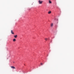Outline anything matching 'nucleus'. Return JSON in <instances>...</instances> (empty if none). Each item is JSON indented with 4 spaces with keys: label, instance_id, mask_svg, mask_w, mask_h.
I'll list each match as a JSON object with an SVG mask.
<instances>
[{
    "label": "nucleus",
    "instance_id": "f257e3e1",
    "mask_svg": "<svg viewBox=\"0 0 74 74\" xmlns=\"http://www.w3.org/2000/svg\"><path fill=\"white\" fill-rule=\"evenodd\" d=\"M39 4H41L42 3V1H41L40 0H39L38 1Z\"/></svg>",
    "mask_w": 74,
    "mask_h": 74
},
{
    "label": "nucleus",
    "instance_id": "0eeeda50",
    "mask_svg": "<svg viewBox=\"0 0 74 74\" xmlns=\"http://www.w3.org/2000/svg\"><path fill=\"white\" fill-rule=\"evenodd\" d=\"M53 23H51V26L52 27V26H53Z\"/></svg>",
    "mask_w": 74,
    "mask_h": 74
},
{
    "label": "nucleus",
    "instance_id": "f03ea898",
    "mask_svg": "<svg viewBox=\"0 0 74 74\" xmlns=\"http://www.w3.org/2000/svg\"><path fill=\"white\" fill-rule=\"evenodd\" d=\"M11 67L12 69H15V67L12 66H11Z\"/></svg>",
    "mask_w": 74,
    "mask_h": 74
},
{
    "label": "nucleus",
    "instance_id": "20e7f679",
    "mask_svg": "<svg viewBox=\"0 0 74 74\" xmlns=\"http://www.w3.org/2000/svg\"><path fill=\"white\" fill-rule=\"evenodd\" d=\"M48 14H51V11H49L48 12Z\"/></svg>",
    "mask_w": 74,
    "mask_h": 74
},
{
    "label": "nucleus",
    "instance_id": "9d476101",
    "mask_svg": "<svg viewBox=\"0 0 74 74\" xmlns=\"http://www.w3.org/2000/svg\"><path fill=\"white\" fill-rule=\"evenodd\" d=\"M43 64L41 63V65L42 66V65Z\"/></svg>",
    "mask_w": 74,
    "mask_h": 74
},
{
    "label": "nucleus",
    "instance_id": "423d86ee",
    "mask_svg": "<svg viewBox=\"0 0 74 74\" xmlns=\"http://www.w3.org/2000/svg\"><path fill=\"white\" fill-rule=\"evenodd\" d=\"M13 31H12V30H11V33H12V34H14V33L13 32Z\"/></svg>",
    "mask_w": 74,
    "mask_h": 74
},
{
    "label": "nucleus",
    "instance_id": "9b49d317",
    "mask_svg": "<svg viewBox=\"0 0 74 74\" xmlns=\"http://www.w3.org/2000/svg\"><path fill=\"white\" fill-rule=\"evenodd\" d=\"M13 63H14V62H13Z\"/></svg>",
    "mask_w": 74,
    "mask_h": 74
},
{
    "label": "nucleus",
    "instance_id": "7ed1b4c3",
    "mask_svg": "<svg viewBox=\"0 0 74 74\" xmlns=\"http://www.w3.org/2000/svg\"><path fill=\"white\" fill-rule=\"evenodd\" d=\"M14 37L15 38H16V37H18V35H15L14 36Z\"/></svg>",
    "mask_w": 74,
    "mask_h": 74
},
{
    "label": "nucleus",
    "instance_id": "6e6552de",
    "mask_svg": "<svg viewBox=\"0 0 74 74\" xmlns=\"http://www.w3.org/2000/svg\"><path fill=\"white\" fill-rule=\"evenodd\" d=\"M13 41H14H14H16V39H13Z\"/></svg>",
    "mask_w": 74,
    "mask_h": 74
},
{
    "label": "nucleus",
    "instance_id": "1a4fd4ad",
    "mask_svg": "<svg viewBox=\"0 0 74 74\" xmlns=\"http://www.w3.org/2000/svg\"><path fill=\"white\" fill-rule=\"evenodd\" d=\"M47 40H48V39L47 38H45V40H46V41H47Z\"/></svg>",
    "mask_w": 74,
    "mask_h": 74
},
{
    "label": "nucleus",
    "instance_id": "39448f33",
    "mask_svg": "<svg viewBox=\"0 0 74 74\" xmlns=\"http://www.w3.org/2000/svg\"><path fill=\"white\" fill-rule=\"evenodd\" d=\"M49 4H51V3H52V2H51L50 0L49 1Z\"/></svg>",
    "mask_w": 74,
    "mask_h": 74
}]
</instances>
